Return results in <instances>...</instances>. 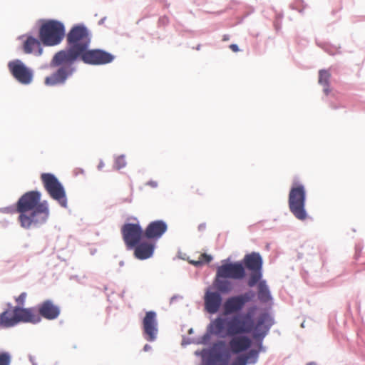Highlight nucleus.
<instances>
[{"instance_id":"obj_1","label":"nucleus","mask_w":365,"mask_h":365,"mask_svg":"<svg viewBox=\"0 0 365 365\" xmlns=\"http://www.w3.org/2000/svg\"><path fill=\"white\" fill-rule=\"evenodd\" d=\"M264 260L259 252L246 254L240 260L232 257L217 265L212 287L204 296V309L216 314L230 326L257 320L262 314L273 315L271 309L274 298L264 279Z\"/></svg>"},{"instance_id":"obj_2","label":"nucleus","mask_w":365,"mask_h":365,"mask_svg":"<svg viewBox=\"0 0 365 365\" xmlns=\"http://www.w3.org/2000/svg\"><path fill=\"white\" fill-rule=\"evenodd\" d=\"M92 33L83 23L74 24L66 36V46L53 56L51 67H58L44 78L46 86H64L76 72L75 63L103 66L112 63L115 56L103 48H91Z\"/></svg>"},{"instance_id":"obj_3","label":"nucleus","mask_w":365,"mask_h":365,"mask_svg":"<svg viewBox=\"0 0 365 365\" xmlns=\"http://www.w3.org/2000/svg\"><path fill=\"white\" fill-rule=\"evenodd\" d=\"M274 324V315L262 313L257 320L226 326L225 339L235 354L247 351L257 363L260 353L267 350L264 339Z\"/></svg>"},{"instance_id":"obj_4","label":"nucleus","mask_w":365,"mask_h":365,"mask_svg":"<svg viewBox=\"0 0 365 365\" xmlns=\"http://www.w3.org/2000/svg\"><path fill=\"white\" fill-rule=\"evenodd\" d=\"M39 190H30L24 193L15 204L0 207L2 214L19 213L20 226L25 230L39 228L49 217L50 209L46 200H41Z\"/></svg>"},{"instance_id":"obj_5","label":"nucleus","mask_w":365,"mask_h":365,"mask_svg":"<svg viewBox=\"0 0 365 365\" xmlns=\"http://www.w3.org/2000/svg\"><path fill=\"white\" fill-rule=\"evenodd\" d=\"M38 37L45 46H55L60 44L66 34L64 24L57 19H40Z\"/></svg>"},{"instance_id":"obj_6","label":"nucleus","mask_w":365,"mask_h":365,"mask_svg":"<svg viewBox=\"0 0 365 365\" xmlns=\"http://www.w3.org/2000/svg\"><path fill=\"white\" fill-rule=\"evenodd\" d=\"M307 190L303 183L294 180L288 195V206L290 212L299 220L304 221L309 216L306 209Z\"/></svg>"},{"instance_id":"obj_7","label":"nucleus","mask_w":365,"mask_h":365,"mask_svg":"<svg viewBox=\"0 0 365 365\" xmlns=\"http://www.w3.org/2000/svg\"><path fill=\"white\" fill-rule=\"evenodd\" d=\"M225 326L217 316L215 318L210 319V322L206 327L205 332L201 336L194 339L183 336L181 345L182 346L191 344L207 345L210 344V340H212V337L225 339Z\"/></svg>"},{"instance_id":"obj_8","label":"nucleus","mask_w":365,"mask_h":365,"mask_svg":"<svg viewBox=\"0 0 365 365\" xmlns=\"http://www.w3.org/2000/svg\"><path fill=\"white\" fill-rule=\"evenodd\" d=\"M41 180L49 196L56 200L62 207H68V198L66 189L58 178L51 173H43Z\"/></svg>"},{"instance_id":"obj_9","label":"nucleus","mask_w":365,"mask_h":365,"mask_svg":"<svg viewBox=\"0 0 365 365\" xmlns=\"http://www.w3.org/2000/svg\"><path fill=\"white\" fill-rule=\"evenodd\" d=\"M8 70L11 76L20 84L29 86L34 79V71L23 61L16 58L9 61Z\"/></svg>"},{"instance_id":"obj_10","label":"nucleus","mask_w":365,"mask_h":365,"mask_svg":"<svg viewBox=\"0 0 365 365\" xmlns=\"http://www.w3.org/2000/svg\"><path fill=\"white\" fill-rule=\"evenodd\" d=\"M229 346L227 347V344L223 349H221L217 365H254L257 364L247 351L235 354L231 346L230 345Z\"/></svg>"},{"instance_id":"obj_11","label":"nucleus","mask_w":365,"mask_h":365,"mask_svg":"<svg viewBox=\"0 0 365 365\" xmlns=\"http://www.w3.org/2000/svg\"><path fill=\"white\" fill-rule=\"evenodd\" d=\"M134 220L136 222H125L120 228L122 238L128 250L140 240L145 238V230L136 217Z\"/></svg>"},{"instance_id":"obj_12","label":"nucleus","mask_w":365,"mask_h":365,"mask_svg":"<svg viewBox=\"0 0 365 365\" xmlns=\"http://www.w3.org/2000/svg\"><path fill=\"white\" fill-rule=\"evenodd\" d=\"M226 339H217L215 341H211L207 344L208 347L195 351V355L201 358L200 365H217L221 349L227 345Z\"/></svg>"},{"instance_id":"obj_13","label":"nucleus","mask_w":365,"mask_h":365,"mask_svg":"<svg viewBox=\"0 0 365 365\" xmlns=\"http://www.w3.org/2000/svg\"><path fill=\"white\" fill-rule=\"evenodd\" d=\"M142 330L144 339L153 342L157 339L158 334V322L155 311L150 310L145 312L142 319Z\"/></svg>"},{"instance_id":"obj_14","label":"nucleus","mask_w":365,"mask_h":365,"mask_svg":"<svg viewBox=\"0 0 365 365\" xmlns=\"http://www.w3.org/2000/svg\"><path fill=\"white\" fill-rule=\"evenodd\" d=\"M15 314L16 316L9 319L10 323L14 324V327L20 323L37 324L41 322L37 304L31 307H24Z\"/></svg>"},{"instance_id":"obj_15","label":"nucleus","mask_w":365,"mask_h":365,"mask_svg":"<svg viewBox=\"0 0 365 365\" xmlns=\"http://www.w3.org/2000/svg\"><path fill=\"white\" fill-rule=\"evenodd\" d=\"M17 39L22 40L21 48L25 54H33L38 57L43 54V43L39 37H34L32 32H29L18 36Z\"/></svg>"},{"instance_id":"obj_16","label":"nucleus","mask_w":365,"mask_h":365,"mask_svg":"<svg viewBox=\"0 0 365 365\" xmlns=\"http://www.w3.org/2000/svg\"><path fill=\"white\" fill-rule=\"evenodd\" d=\"M156 249V242L152 240L143 238L130 247L128 250H133L134 257L139 260H146L153 257Z\"/></svg>"},{"instance_id":"obj_17","label":"nucleus","mask_w":365,"mask_h":365,"mask_svg":"<svg viewBox=\"0 0 365 365\" xmlns=\"http://www.w3.org/2000/svg\"><path fill=\"white\" fill-rule=\"evenodd\" d=\"M168 229V223L164 220L151 221L144 229L145 238L157 242L166 233Z\"/></svg>"},{"instance_id":"obj_18","label":"nucleus","mask_w":365,"mask_h":365,"mask_svg":"<svg viewBox=\"0 0 365 365\" xmlns=\"http://www.w3.org/2000/svg\"><path fill=\"white\" fill-rule=\"evenodd\" d=\"M41 319H45L53 321L58 318L61 314V307L54 303L51 299H47L37 304Z\"/></svg>"},{"instance_id":"obj_19","label":"nucleus","mask_w":365,"mask_h":365,"mask_svg":"<svg viewBox=\"0 0 365 365\" xmlns=\"http://www.w3.org/2000/svg\"><path fill=\"white\" fill-rule=\"evenodd\" d=\"M6 307L7 308L0 313V330L14 327V324H11L9 319L16 314L14 306L11 302H7Z\"/></svg>"},{"instance_id":"obj_20","label":"nucleus","mask_w":365,"mask_h":365,"mask_svg":"<svg viewBox=\"0 0 365 365\" xmlns=\"http://www.w3.org/2000/svg\"><path fill=\"white\" fill-rule=\"evenodd\" d=\"M331 74L328 70L321 69L319 71V83L323 86V92L328 96L331 92L329 78Z\"/></svg>"},{"instance_id":"obj_21","label":"nucleus","mask_w":365,"mask_h":365,"mask_svg":"<svg viewBox=\"0 0 365 365\" xmlns=\"http://www.w3.org/2000/svg\"><path fill=\"white\" fill-rule=\"evenodd\" d=\"M27 297V293L26 292H21L18 297H15L14 299L16 304L14 306V312H17L19 310L25 307L26 299Z\"/></svg>"},{"instance_id":"obj_22","label":"nucleus","mask_w":365,"mask_h":365,"mask_svg":"<svg viewBox=\"0 0 365 365\" xmlns=\"http://www.w3.org/2000/svg\"><path fill=\"white\" fill-rule=\"evenodd\" d=\"M12 355L9 351L0 350V365H11Z\"/></svg>"},{"instance_id":"obj_23","label":"nucleus","mask_w":365,"mask_h":365,"mask_svg":"<svg viewBox=\"0 0 365 365\" xmlns=\"http://www.w3.org/2000/svg\"><path fill=\"white\" fill-rule=\"evenodd\" d=\"M127 165V162L125 160V155L121 154L118 156H115L114 158V164L113 168L115 170H119L122 168H124Z\"/></svg>"},{"instance_id":"obj_24","label":"nucleus","mask_w":365,"mask_h":365,"mask_svg":"<svg viewBox=\"0 0 365 365\" xmlns=\"http://www.w3.org/2000/svg\"><path fill=\"white\" fill-rule=\"evenodd\" d=\"M289 7L293 10L297 11L301 14H303L304 9L307 7V4L304 0H294L290 4Z\"/></svg>"},{"instance_id":"obj_25","label":"nucleus","mask_w":365,"mask_h":365,"mask_svg":"<svg viewBox=\"0 0 365 365\" xmlns=\"http://www.w3.org/2000/svg\"><path fill=\"white\" fill-rule=\"evenodd\" d=\"M213 260V256L210 254L203 253L200 255V261L204 264H207Z\"/></svg>"},{"instance_id":"obj_26","label":"nucleus","mask_w":365,"mask_h":365,"mask_svg":"<svg viewBox=\"0 0 365 365\" xmlns=\"http://www.w3.org/2000/svg\"><path fill=\"white\" fill-rule=\"evenodd\" d=\"M364 248L362 242H359L355 245V255L354 258L357 260L359 258L360 254Z\"/></svg>"},{"instance_id":"obj_27","label":"nucleus","mask_w":365,"mask_h":365,"mask_svg":"<svg viewBox=\"0 0 365 365\" xmlns=\"http://www.w3.org/2000/svg\"><path fill=\"white\" fill-rule=\"evenodd\" d=\"M169 24V19L166 15L162 16L158 19V27H165Z\"/></svg>"},{"instance_id":"obj_28","label":"nucleus","mask_w":365,"mask_h":365,"mask_svg":"<svg viewBox=\"0 0 365 365\" xmlns=\"http://www.w3.org/2000/svg\"><path fill=\"white\" fill-rule=\"evenodd\" d=\"M317 44L319 46H322L325 51H327L328 53L331 54V55H334L335 54V51H336V48L335 47H333V46H330L326 43H324L323 45H320L317 43Z\"/></svg>"},{"instance_id":"obj_29","label":"nucleus","mask_w":365,"mask_h":365,"mask_svg":"<svg viewBox=\"0 0 365 365\" xmlns=\"http://www.w3.org/2000/svg\"><path fill=\"white\" fill-rule=\"evenodd\" d=\"M329 107L333 109V110H337V109H339L341 108H345L344 106L341 105V104H339V103H334L333 101H329Z\"/></svg>"},{"instance_id":"obj_30","label":"nucleus","mask_w":365,"mask_h":365,"mask_svg":"<svg viewBox=\"0 0 365 365\" xmlns=\"http://www.w3.org/2000/svg\"><path fill=\"white\" fill-rule=\"evenodd\" d=\"M189 263L193 266H195L197 268L201 267L203 266V262L200 261V259L199 260H190Z\"/></svg>"},{"instance_id":"obj_31","label":"nucleus","mask_w":365,"mask_h":365,"mask_svg":"<svg viewBox=\"0 0 365 365\" xmlns=\"http://www.w3.org/2000/svg\"><path fill=\"white\" fill-rule=\"evenodd\" d=\"M229 48L235 53L239 52L240 51L239 46L236 43L230 44Z\"/></svg>"},{"instance_id":"obj_32","label":"nucleus","mask_w":365,"mask_h":365,"mask_svg":"<svg viewBox=\"0 0 365 365\" xmlns=\"http://www.w3.org/2000/svg\"><path fill=\"white\" fill-rule=\"evenodd\" d=\"M146 185L153 187V188H156L158 185V183L157 181H155V180H148L147 182H146Z\"/></svg>"},{"instance_id":"obj_33","label":"nucleus","mask_w":365,"mask_h":365,"mask_svg":"<svg viewBox=\"0 0 365 365\" xmlns=\"http://www.w3.org/2000/svg\"><path fill=\"white\" fill-rule=\"evenodd\" d=\"M73 173L75 176H77L79 174L84 175L85 170L83 168H77L73 170Z\"/></svg>"},{"instance_id":"obj_34","label":"nucleus","mask_w":365,"mask_h":365,"mask_svg":"<svg viewBox=\"0 0 365 365\" xmlns=\"http://www.w3.org/2000/svg\"><path fill=\"white\" fill-rule=\"evenodd\" d=\"M178 299H182V296L179 295V294H174L170 299V304H173Z\"/></svg>"},{"instance_id":"obj_35","label":"nucleus","mask_w":365,"mask_h":365,"mask_svg":"<svg viewBox=\"0 0 365 365\" xmlns=\"http://www.w3.org/2000/svg\"><path fill=\"white\" fill-rule=\"evenodd\" d=\"M28 358L32 365H38L36 357L34 356H33L31 354H29Z\"/></svg>"},{"instance_id":"obj_36","label":"nucleus","mask_w":365,"mask_h":365,"mask_svg":"<svg viewBox=\"0 0 365 365\" xmlns=\"http://www.w3.org/2000/svg\"><path fill=\"white\" fill-rule=\"evenodd\" d=\"M198 230L200 232H202L204 231L205 229H206V223L205 222H202V223H200L199 225H198Z\"/></svg>"},{"instance_id":"obj_37","label":"nucleus","mask_w":365,"mask_h":365,"mask_svg":"<svg viewBox=\"0 0 365 365\" xmlns=\"http://www.w3.org/2000/svg\"><path fill=\"white\" fill-rule=\"evenodd\" d=\"M152 350V346L151 345H150L149 344H145L143 348V351H149Z\"/></svg>"},{"instance_id":"obj_38","label":"nucleus","mask_w":365,"mask_h":365,"mask_svg":"<svg viewBox=\"0 0 365 365\" xmlns=\"http://www.w3.org/2000/svg\"><path fill=\"white\" fill-rule=\"evenodd\" d=\"M0 224H1V227L6 228V227H7L9 226V221L4 220L3 221H1Z\"/></svg>"},{"instance_id":"obj_39","label":"nucleus","mask_w":365,"mask_h":365,"mask_svg":"<svg viewBox=\"0 0 365 365\" xmlns=\"http://www.w3.org/2000/svg\"><path fill=\"white\" fill-rule=\"evenodd\" d=\"M105 164L102 160H100L99 163L98 165V170H101L104 167Z\"/></svg>"},{"instance_id":"obj_40","label":"nucleus","mask_w":365,"mask_h":365,"mask_svg":"<svg viewBox=\"0 0 365 365\" xmlns=\"http://www.w3.org/2000/svg\"><path fill=\"white\" fill-rule=\"evenodd\" d=\"M230 38V36L229 34H224L222 36V41H229Z\"/></svg>"},{"instance_id":"obj_41","label":"nucleus","mask_w":365,"mask_h":365,"mask_svg":"<svg viewBox=\"0 0 365 365\" xmlns=\"http://www.w3.org/2000/svg\"><path fill=\"white\" fill-rule=\"evenodd\" d=\"M226 11H227V9H223V10H220V11H217L216 12H214L213 14L219 16V15H221V14H224Z\"/></svg>"},{"instance_id":"obj_42","label":"nucleus","mask_w":365,"mask_h":365,"mask_svg":"<svg viewBox=\"0 0 365 365\" xmlns=\"http://www.w3.org/2000/svg\"><path fill=\"white\" fill-rule=\"evenodd\" d=\"M53 68L54 67H51L50 66V63L49 64H45V65H43V66H42L41 67V69H45V68ZM56 68H57V69L58 68V67H56Z\"/></svg>"},{"instance_id":"obj_43","label":"nucleus","mask_w":365,"mask_h":365,"mask_svg":"<svg viewBox=\"0 0 365 365\" xmlns=\"http://www.w3.org/2000/svg\"><path fill=\"white\" fill-rule=\"evenodd\" d=\"M132 200H133V198H132V197L130 196V197H127V198H125V199L123 200V202L130 203V202H132Z\"/></svg>"},{"instance_id":"obj_44","label":"nucleus","mask_w":365,"mask_h":365,"mask_svg":"<svg viewBox=\"0 0 365 365\" xmlns=\"http://www.w3.org/2000/svg\"><path fill=\"white\" fill-rule=\"evenodd\" d=\"M97 252V250L96 248L90 249V254L91 255H94Z\"/></svg>"},{"instance_id":"obj_45","label":"nucleus","mask_w":365,"mask_h":365,"mask_svg":"<svg viewBox=\"0 0 365 365\" xmlns=\"http://www.w3.org/2000/svg\"><path fill=\"white\" fill-rule=\"evenodd\" d=\"M106 16H105V17H103V18H102V19H101L99 20V21H98V25H102V24H104V22H105V21H106Z\"/></svg>"},{"instance_id":"obj_46","label":"nucleus","mask_w":365,"mask_h":365,"mask_svg":"<svg viewBox=\"0 0 365 365\" xmlns=\"http://www.w3.org/2000/svg\"><path fill=\"white\" fill-rule=\"evenodd\" d=\"M124 264H125V262H124V261H123V260H120V261L119 262V266H120V267H123V266H124Z\"/></svg>"},{"instance_id":"obj_47","label":"nucleus","mask_w":365,"mask_h":365,"mask_svg":"<svg viewBox=\"0 0 365 365\" xmlns=\"http://www.w3.org/2000/svg\"><path fill=\"white\" fill-rule=\"evenodd\" d=\"M125 293V291L123 290L122 292L119 294L120 297L123 298Z\"/></svg>"},{"instance_id":"obj_48","label":"nucleus","mask_w":365,"mask_h":365,"mask_svg":"<svg viewBox=\"0 0 365 365\" xmlns=\"http://www.w3.org/2000/svg\"><path fill=\"white\" fill-rule=\"evenodd\" d=\"M306 365H317V364L315 361H310L307 363Z\"/></svg>"},{"instance_id":"obj_49","label":"nucleus","mask_w":365,"mask_h":365,"mask_svg":"<svg viewBox=\"0 0 365 365\" xmlns=\"http://www.w3.org/2000/svg\"><path fill=\"white\" fill-rule=\"evenodd\" d=\"M193 332H194V329H193V328H190V329L188 330V334H193Z\"/></svg>"},{"instance_id":"obj_50","label":"nucleus","mask_w":365,"mask_h":365,"mask_svg":"<svg viewBox=\"0 0 365 365\" xmlns=\"http://www.w3.org/2000/svg\"><path fill=\"white\" fill-rule=\"evenodd\" d=\"M200 48H201V44H198L196 46V47L195 48L197 51H199L200 50Z\"/></svg>"},{"instance_id":"obj_51","label":"nucleus","mask_w":365,"mask_h":365,"mask_svg":"<svg viewBox=\"0 0 365 365\" xmlns=\"http://www.w3.org/2000/svg\"><path fill=\"white\" fill-rule=\"evenodd\" d=\"M336 12H337V11H336V10H333V11H332V14H334Z\"/></svg>"}]
</instances>
